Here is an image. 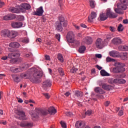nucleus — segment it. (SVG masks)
<instances>
[{"label":"nucleus","mask_w":128,"mask_h":128,"mask_svg":"<svg viewBox=\"0 0 128 128\" xmlns=\"http://www.w3.org/2000/svg\"><path fill=\"white\" fill-rule=\"evenodd\" d=\"M42 76V72L34 68L28 70L26 74H22L23 78L28 79L34 84H40Z\"/></svg>","instance_id":"nucleus-1"},{"label":"nucleus","mask_w":128,"mask_h":128,"mask_svg":"<svg viewBox=\"0 0 128 128\" xmlns=\"http://www.w3.org/2000/svg\"><path fill=\"white\" fill-rule=\"evenodd\" d=\"M58 20L55 23V28L58 32H61L64 30L62 26L64 28L67 26V21L64 20V18L63 16L59 17Z\"/></svg>","instance_id":"nucleus-2"},{"label":"nucleus","mask_w":128,"mask_h":128,"mask_svg":"<svg viewBox=\"0 0 128 128\" xmlns=\"http://www.w3.org/2000/svg\"><path fill=\"white\" fill-rule=\"evenodd\" d=\"M124 3H126V0H120V2L116 4L118 8H116L114 9V10L116 14H123V12H121L120 10H126V5L124 4Z\"/></svg>","instance_id":"nucleus-3"},{"label":"nucleus","mask_w":128,"mask_h":128,"mask_svg":"<svg viewBox=\"0 0 128 128\" xmlns=\"http://www.w3.org/2000/svg\"><path fill=\"white\" fill-rule=\"evenodd\" d=\"M126 65L124 64H122L118 62H115V68H112V72L114 74H118L120 72H122L126 70L124 68V66H125Z\"/></svg>","instance_id":"nucleus-4"},{"label":"nucleus","mask_w":128,"mask_h":128,"mask_svg":"<svg viewBox=\"0 0 128 128\" xmlns=\"http://www.w3.org/2000/svg\"><path fill=\"white\" fill-rule=\"evenodd\" d=\"M67 40L70 43H75L76 46L79 45L78 41H75L74 40V34H73L72 32H68L67 34V36L66 37Z\"/></svg>","instance_id":"nucleus-5"},{"label":"nucleus","mask_w":128,"mask_h":128,"mask_svg":"<svg viewBox=\"0 0 128 128\" xmlns=\"http://www.w3.org/2000/svg\"><path fill=\"white\" fill-rule=\"evenodd\" d=\"M30 8H32L30 5L27 3L20 4V6L19 7L20 12L22 13H24L26 12L25 10H29Z\"/></svg>","instance_id":"nucleus-6"},{"label":"nucleus","mask_w":128,"mask_h":128,"mask_svg":"<svg viewBox=\"0 0 128 128\" xmlns=\"http://www.w3.org/2000/svg\"><path fill=\"white\" fill-rule=\"evenodd\" d=\"M25 113L22 110H18L17 111V116H16V118L20 120H25Z\"/></svg>","instance_id":"nucleus-7"},{"label":"nucleus","mask_w":128,"mask_h":128,"mask_svg":"<svg viewBox=\"0 0 128 128\" xmlns=\"http://www.w3.org/2000/svg\"><path fill=\"white\" fill-rule=\"evenodd\" d=\"M106 11V14L110 18H116L118 17V14L110 11V9L108 8Z\"/></svg>","instance_id":"nucleus-8"},{"label":"nucleus","mask_w":128,"mask_h":128,"mask_svg":"<svg viewBox=\"0 0 128 128\" xmlns=\"http://www.w3.org/2000/svg\"><path fill=\"white\" fill-rule=\"evenodd\" d=\"M52 86V82L50 80H45L42 82V87L44 90H46L48 87Z\"/></svg>","instance_id":"nucleus-9"},{"label":"nucleus","mask_w":128,"mask_h":128,"mask_svg":"<svg viewBox=\"0 0 128 128\" xmlns=\"http://www.w3.org/2000/svg\"><path fill=\"white\" fill-rule=\"evenodd\" d=\"M44 14V10L42 9V6H40L39 8L36 9V12H33V15L41 16Z\"/></svg>","instance_id":"nucleus-10"},{"label":"nucleus","mask_w":128,"mask_h":128,"mask_svg":"<svg viewBox=\"0 0 128 128\" xmlns=\"http://www.w3.org/2000/svg\"><path fill=\"white\" fill-rule=\"evenodd\" d=\"M20 126L25 128H32L33 126V124L32 122H22L20 124Z\"/></svg>","instance_id":"nucleus-11"},{"label":"nucleus","mask_w":128,"mask_h":128,"mask_svg":"<svg viewBox=\"0 0 128 128\" xmlns=\"http://www.w3.org/2000/svg\"><path fill=\"white\" fill-rule=\"evenodd\" d=\"M16 18V15L12 14H10L3 16V20L5 21L11 20Z\"/></svg>","instance_id":"nucleus-12"},{"label":"nucleus","mask_w":128,"mask_h":128,"mask_svg":"<svg viewBox=\"0 0 128 128\" xmlns=\"http://www.w3.org/2000/svg\"><path fill=\"white\" fill-rule=\"evenodd\" d=\"M104 44L102 40L100 38H98L96 41V47L98 49H102L104 47Z\"/></svg>","instance_id":"nucleus-13"},{"label":"nucleus","mask_w":128,"mask_h":128,"mask_svg":"<svg viewBox=\"0 0 128 128\" xmlns=\"http://www.w3.org/2000/svg\"><path fill=\"white\" fill-rule=\"evenodd\" d=\"M86 126V122L83 121H78L76 122V128H83Z\"/></svg>","instance_id":"nucleus-14"},{"label":"nucleus","mask_w":128,"mask_h":128,"mask_svg":"<svg viewBox=\"0 0 128 128\" xmlns=\"http://www.w3.org/2000/svg\"><path fill=\"white\" fill-rule=\"evenodd\" d=\"M11 26H12V28H22V22H13L11 24Z\"/></svg>","instance_id":"nucleus-15"},{"label":"nucleus","mask_w":128,"mask_h":128,"mask_svg":"<svg viewBox=\"0 0 128 128\" xmlns=\"http://www.w3.org/2000/svg\"><path fill=\"white\" fill-rule=\"evenodd\" d=\"M0 35L2 37H8L10 36V32L8 30H4L0 32Z\"/></svg>","instance_id":"nucleus-16"},{"label":"nucleus","mask_w":128,"mask_h":128,"mask_svg":"<svg viewBox=\"0 0 128 128\" xmlns=\"http://www.w3.org/2000/svg\"><path fill=\"white\" fill-rule=\"evenodd\" d=\"M19 56H20V54H19L18 53H16L15 52H11V53H10L8 54L7 57H8L10 59H13L14 58Z\"/></svg>","instance_id":"nucleus-17"},{"label":"nucleus","mask_w":128,"mask_h":128,"mask_svg":"<svg viewBox=\"0 0 128 128\" xmlns=\"http://www.w3.org/2000/svg\"><path fill=\"white\" fill-rule=\"evenodd\" d=\"M8 10H10V12L14 14H20V11H21V10H19V9H18V8H16L14 6H11L8 8Z\"/></svg>","instance_id":"nucleus-18"},{"label":"nucleus","mask_w":128,"mask_h":128,"mask_svg":"<svg viewBox=\"0 0 128 128\" xmlns=\"http://www.w3.org/2000/svg\"><path fill=\"white\" fill-rule=\"evenodd\" d=\"M110 56L113 58H118L120 56V52H118L113 50L109 52Z\"/></svg>","instance_id":"nucleus-19"},{"label":"nucleus","mask_w":128,"mask_h":128,"mask_svg":"<svg viewBox=\"0 0 128 128\" xmlns=\"http://www.w3.org/2000/svg\"><path fill=\"white\" fill-rule=\"evenodd\" d=\"M84 42L87 44H90L92 42V38L89 36L85 37L84 38Z\"/></svg>","instance_id":"nucleus-20"},{"label":"nucleus","mask_w":128,"mask_h":128,"mask_svg":"<svg viewBox=\"0 0 128 128\" xmlns=\"http://www.w3.org/2000/svg\"><path fill=\"white\" fill-rule=\"evenodd\" d=\"M95 92L100 94H106V91L102 90V89L100 87H96L94 89Z\"/></svg>","instance_id":"nucleus-21"},{"label":"nucleus","mask_w":128,"mask_h":128,"mask_svg":"<svg viewBox=\"0 0 128 128\" xmlns=\"http://www.w3.org/2000/svg\"><path fill=\"white\" fill-rule=\"evenodd\" d=\"M96 18V12H92L90 14V16H89L88 19V22H92V20L95 19Z\"/></svg>","instance_id":"nucleus-22"},{"label":"nucleus","mask_w":128,"mask_h":128,"mask_svg":"<svg viewBox=\"0 0 128 128\" xmlns=\"http://www.w3.org/2000/svg\"><path fill=\"white\" fill-rule=\"evenodd\" d=\"M112 42V43L115 45H118L121 44L122 43L121 39H120V38H113Z\"/></svg>","instance_id":"nucleus-23"},{"label":"nucleus","mask_w":128,"mask_h":128,"mask_svg":"<svg viewBox=\"0 0 128 128\" xmlns=\"http://www.w3.org/2000/svg\"><path fill=\"white\" fill-rule=\"evenodd\" d=\"M10 47L14 48H18L20 46V44L18 42H11L9 44Z\"/></svg>","instance_id":"nucleus-24"},{"label":"nucleus","mask_w":128,"mask_h":128,"mask_svg":"<svg viewBox=\"0 0 128 128\" xmlns=\"http://www.w3.org/2000/svg\"><path fill=\"white\" fill-rule=\"evenodd\" d=\"M46 110L48 111L51 115H54L56 113V110L54 106H50V108H49L48 110Z\"/></svg>","instance_id":"nucleus-25"},{"label":"nucleus","mask_w":128,"mask_h":128,"mask_svg":"<svg viewBox=\"0 0 128 128\" xmlns=\"http://www.w3.org/2000/svg\"><path fill=\"white\" fill-rule=\"evenodd\" d=\"M108 17V16L104 13L101 14H100V16H99L100 20H101V21H104V20H106Z\"/></svg>","instance_id":"nucleus-26"},{"label":"nucleus","mask_w":128,"mask_h":128,"mask_svg":"<svg viewBox=\"0 0 128 128\" xmlns=\"http://www.w3.org/2000/svg\"><path fill=\"white\" fill-rule=\"evenodd\" d=\"M102 88L106 90H112V86L105 84H102Z\"/></svg>","instance_id":"nucleus-27"},{"label":"nucleus","mask_w":128,"mask_h":128,"mask_svg":"<svg viewBox=\"0 0 128 128\" xmlns=\"http://www.w3.org/2000/svg\"><path fill=\"white\" fill-rule=\"evenodd\" d=\"M22 68H10V71L14 72V73H16V72H21L22 70Z\"/></svg>","instance_id":"nucleus-28"},{"label":"nucleus","mask_w":128,"mask_h":128,"mask_svg":"<svg viewBox=\"0 0 128 128\" xmlns=\"http://www.w3.org/2000/svg\"><path fill=\"white\" fill-rule=\"evenodd\" d=\"M86 48L84 46H82L78 49V52L80 54H84L86 51Z\"/></svg>","instance_id":"nucleus-29"},{"label":"nucleus","mask_w":128,"mask_h":128,"mask_svg":"<svg viewBox=\"0 0 128 128\" xmlns=\"http://www.w3.org/2000/svg\"><path fill=\"white\" fill-rule=\"evenodd\" d=\"M100 74H101V76H110V74L107 72L105 70H101L100 71Z\"/></svg>","instance_id":"nucleus-30"},{"label":"nucleus","mask_w":128,"mask_h":128,"mask_svg":"<svg viewBox=\"0 0 128 128\" xmlns=\"http://www.w3.org/2000/svg\"><path fill=\"white\" fill-rule=\"evenodd\" d=\"M11 76H12V78L14 80V82H20V80H19V78L18 76L14 75V74L11 75Z\"/></svg>","instance_id":"nucleus-31"},{"label":"nucleus","mask_w":128,"mask_h":128,"mask_svg":"<svg viewBox=\"0 0 128 128\" xmlns=\"http://www.w3.org/2000/svg\"><path fill=\"white\" fill-rule=\"evenodd\" d=\"M58 60L60 61L62 63L64 62V57L61 54H58Z\"/></svg>","instance_id":"nucleus-32"},{"label":"nucleus","mask_w":128,"mask_h":128,"mask_svg":"<svg viewBox=\"0 0 128 128\" xmlns=\"http://www.w3.org/2000/svg\"><path fill=\"white\" fill-rule=\"evenodd\" d=\"M120 48H121L122 51H128V46H120Z\"/></svg>","instance_id":"nucleus-33"},{"label":"nucleus","mask_w":128,"mask_h":128,"mask_svg":"<svg viewBox=\"0 0 128 128\" xmlns=\"http://www.w3.org/2000/svg\"><path fill=\"white\" fill-rule=\"evenodd\" d=\"M41 114H42V115L44 116H47L48 114H50V112L47 111V110H42Z\"/></svg>","instance_id":"nucleus-34"},{"label":"nucleus","mask_w":128,"mask_h":128,"mask_svg":"<svg viewBox=\"0 0 128 128\" xmlns=\"http://www.w3.org/2000/svg\"><path fill=\"white\" fill-rule=\"evenodd\" d=\"M75 96L78 97H81L82 96V93L80 91H76Z\"/></svg>","instance_id":"nucleus-35"},{"label":"nucleus","mask_w":128,"mask_h":128,"mask_svg":"<svg viewBox=\"0 0 128 128\" xmlns=\"http://www.w3.org/2000/svg\"><path fill=\"white\" fill-rule=\"evenodd\" d=\"M115 62V60L114 58H110V57L106 58V62Z\"/></svg>","instance_id":"nucleus-36"},{"label":"nucleus","mask_w":128,"mask_h":128,"mask_svg":"<svg viewBox=\"0 0 128 128\" xmlns=\"http://www.w3.org/2000/svg\"><path fill=\"white\" fill-rule=\"evenodd\" d=\"M124 30L123 25L122 24H120L118 26V31L122 32Z\"/></svg>","instance_id":"nucleus-37"},{"label":"nucleus","mask_w":128,"mask_h":128,"mask_svg":"<svg viewBox=\"0 0 128 128\" xmlns=\"http://www.w3.org/2000/svg\"><path fill=\"white\" fill-rule=\"evenodd\" d=\"M10 34H11V36H12V38H15L16 36H18V32L16 31H12V32H10Z\"/></svg>","instance_id":"nucleus-38"},{"label":"nucleus","mask_w":128,"mask_h":128,"mask_svg":"<svg viewBox=\"0 0 128 128\" xmlns=\"http://www.w3.org/2000/svg\"><path fill=\"white\" fill-rule=\"evenodd\" d=\"M58 72L60 74V76H64V70L62 68H58Z\"/></svg>","instance_id":"nucleus-39"},{"label":"nucleus","mask_w":128,"mask_h":128,"mask_svg":"<svg viewBox=\"0 0 128 128\" xmlns=\"http://www.w3.org/2000/svg\"><path fill=\"white\" fill-rule=\"evenodd\" d=\"M22 42L24 43L28 44V42H29L28 38H24V39L22 40Z\"/></svg>","instance_id":"nucleus-40"},{"label":"nucleus","mask_w":128,"mask_h":128,"mask_svg":"<svg viewBox=\"0 0 128 128\" xmlns=\"http://www.w3.org/2000/svg\"><path fill=\"white\" fill-rule=\"evenodd\" d=\"M90 8H94L95 7V5L94 4V2H93L92 0H90Z\"/></svg>","instance_id":"nucleus-41"},{"label":"nucleus","mask_w":128,"mask_h":128,"mask_svg":"<svg viewBox=\"0 0 128 128\" xmlns=\"http://www.w3.org/2000/svg\"><path fill=\"white\" fill-rule=\"evenodd\" d=\"M60 124H61L62 128H66V124L64 121H61Z\"/></svg>","instance_id":"nucleus-42"},{"label":"nucleus","mask_w":128,"mask_h":128,"mask_svg":"<svg viewBox=\"0 0 128 128\" xmlns=\"http://www.w3.org/2000/svg\"><path fill=\"white\" fill-rule=\"evenodd\" d=\"M78 68H73L72 69H70V72H72V74H74L76 72L78 71Z\"/></svg>","instance_id":"nucleus-43"},{"label":"nucleus","mask_w":128,"mask_h":128,"mask_svg":"<svg viewBox=\"0 0 128 128\" xmlns=\"http://www.w3.org/2000/svg\"><path fill=\"white\" fill-rule=\"evenodd\" d=\"M126 80L124 79H120V80L118 84H126Z\"/></svg>","instance_id":"nucleus-44"},{"label":"nucleus","mask_w":128,"mask_h":128,"mask_svg":"<svg viewBox=\"0 0 128 128\" xmlns=\"http://www.w3.org/2000/svg\"><path fill=\"white\" fill-rule=\"evenodd\" d=\"M60 34H56L55 38H56V40H58V42H60Z\"/></svg>","instance_id":"nucleus-45"},{"label":"nucleus","mask_w":128,"mask_h":128,"mask_svg":"<svg viewBox=\"0 0 128 128\" xmlns=\"http://www.w3.org/2000/svg\"><path fill=\"white\" fill-rule=\"evenodd\" d=\"M92 114V110H88L85 112V115L90 116Z\"/></svg>","instance_id":"nucleus-46"},{"label":"nucleus","mask_w":128,"mask_h":128,"mask_svg":"<svg viewBox=\"0 0 128 128\" xmlns=\"http://www.w3.org/2000/svg\"><path fill=\"white\" fill-rule=\"evenodd\" d=\"M0 124L5 126L7 124V122L6 121H4V120H0Z\"/></svg>","instance_id":"nucleus-47"},{"label":"nucleus","mask_w":128,"mask_h":128,"mask_svg":"<svg viewBox=\"0 0 128 128\" xmlns=\"http://www.w3.org/2000/svg\"><path fill=\"white\" fill-rule=\"evenodd\" d=\"M29 67H30V65L28 64H25L24 66H21L20 68L26 69V68H28Z\"/></svg>","instance_id":"nucleus-48"},{"label":"nucleus","mask_w":128,"mask_h":128,"mask_svg":"<svg viewBox=\"0 0 128 128\" xmlns=\"http://www.w3.org/2000/svg\"><path fill=\"white\" fill-rule=\"evenodd\" d=\"M120 79L118 78H115L113 80V83L114 84H118V82H119Z\"/></svg>","instance_id":"nucleus-49"},{"label":"nucleus","mask_w":128,"mask_h":128,"mask_svg":"<svg viewBox=\"0 0 128 128\" xmlns=\"http://www.w3.org/2000/svg\"><path fill=\"white\" fill-rule=\"evenodd\" d=\"M66 116H72V113L71 112H66Z\"/></svg>","instance_id":"nucleus-50"},{"label":"nucleus","mask_w":128,"mask_h":128,"mask_svg":"<svg viewBox=\"0 0 128 128\" xmlns=\"http://www.w3.org/2000/svg\"><path fill=\"white\" fill-rule=\"evenodd\" d=\"M115 28L112 27V26H110V30L112 32H115Z\"/></svg>","instance_id":"nucleus-51"},{"label":"nucleus","mask_w":128,"mask_h":128,"mask_svg":"<svg viewBox=\"0 0 128 128\" xmlns=\"http://www.w3.org/2000/svg\"><path fill=\"white\" fill-rule=\"evenodd\" d=\"M32 118H38V115L34 113L32 114Z\"/></svg>","instance_id":"nucleus-52"},{"label":"nucleus","mask_w":128,"mask_h":128,"mask_svg":"<svg viewBox=\"0 0 128 128\" xmlns=\"http://www.w3.org/2000/svg\"><path fill=\"white\" fill-rule=\"evenodd\" d=\"M123 114H124L123 110H120V112H118V116H123Z\"/></svg>","instance_id":"nucleus-53"},{"label":"nucleus","mask_w":128,"mask_h":128,"mask_svg":"<svg viewBox=\"0 0 128 128\" xmlns=\"http://www.w3.org/2000/svg\"><path fill=\"white\" fill-rule=\"evenodd\" d=\"M96 58H102V55H101V54H96Z\"/></svg>","instance_id":"nucleus-54"},{"label":"nucleus","mask_w":128,"mask_h":128,"mask_svg":"<svg viewBox=\"0 0 128 128\" xmlns=\"http://www.w3.org/2000/svg\"><path fill=\"white\" fill-rule=\"evenodd\" d=\"M44 96L46 98L48 99L50 98V95H48V94L45 93L44 94Z\"/></svg>","instance_id":"nucleus-55"},{"label":"nucleus","mask_w":128,"mask_h":128,"mask_svg":"<svg viewBox=\"0 0 128 128\" xmlns=\"http://www.w3.org/2000/svg\"><path fill=\"white\" fill-rule=\"evenodd\" d=\"M32 56V53H28L25 54V57L28 58H29L30 56Z\"/></svg>","instance_id":"nucleus-56"},{"label":"nucleus","mask_w":128,"mask_h":128,"mask_svg":"<svg viewBox=\"0 0 128 128\" xmlns=\"http://www.w3.org/2000/svg\"><path fill=\"white\" fill-rule=\"evenodd\" d=\"M8 58L7 56H2V58H1L2 60H6Z\"/></svg>","instance_id":"nucleus-57"},{"label":"nucleus","mask_w":128,"mask_h":128,"mask_svg":"<svg viewBox=\"0 0 128 128\" xmlns=\"http://www.w3.org/2000/svg\"><path fill=\"white\" fill-rule=\"evenodd\" d=\"M110 105V102L109 101H106V102H104V106L106 107H108Z\"/></svg>","instance_id":"nucleus-58"},{"label":"nucleus","mask_w":128,"mask_h":128,"mask_svg":"<svg viewBox=\"0 0 128 128\" xmlns=\"http://www.w3.org/2000/svg\"><path fill=\"white\" fill-rule=\"evenodd\" d=\"M96 68H98V70H102V68L100 66L98 65H96Z\"/></svg>","instance_id":"nucleus-59"},{"label":"nucleus","mask_w":128,"mask_h":128,"mask_svg":"<svg viewBox=\"0 0 128 128\" xmlns=\"http://www.w3.org/2000/svg\"><path fill=\"white\" fill-rule=\"evenodd\" d=\"M17 100H18V102L19 103H22V102H24L22 98H17Z\"/></svg>","instance_id":"nucleus-60"},{"label":"nucleus","mask_w":128,"mask_h":128,"mask_svg":"<svg viewBox=\"0 0 128 128\" xmlns=\"http://www.w3.org/2000/svg\"><path fill=\"white\" fill-rule=\"evenodd\" d=\"M123 24H128V20H124Z\"/></svg>","instance_id":"nucleus-61"},{"label":"nucleus","mask_w":128,"mask_h":128,"mask_svg":"<svg viewBox=\"0 0 128 128\" xmlns=\"http://www.w3.org/2000/svg\"><path fill=\"white\" fill-rule=\"evenodd\" d=\"M106 38L107 40H110V38H112V36L110 35H107L106 36Z\"/></svg>","instance_id":"nucleus-62"},{"label":"nucleus","mask_w":128,"mask_h":128,"mask_svg":"<svg viewBox=\"0 0 128 128\" xmlns=\"http://www.w3.org/2000/svg\"><path fill=\"white\" fill-rule=\"evenodd\" d=\"M45 59L47 60H50V56L47 55L45 56Z\"/></svg>","instance_id":"nucleus-63"},{"label":"nucleus","mask_w":128,"mask_h":128,"mask_svg":"<svg viewBox=\"0 0 128 128\" xmlns=\"http://www.w3.org/2000/svg\"><path fill=\"white\" fill-rule=\"evenodd\" d=\"M81 26V27L84 28H86V24H82L80 25Z\"/></svg>","instance_id":"nucleus-64"}]
</instances>
